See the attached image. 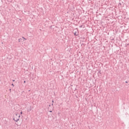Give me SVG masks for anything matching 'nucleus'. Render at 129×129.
<instances>
[{
	"instance_id": "nucleus-2",
	"label": "nucleus",
	"mask_w": 129,
	"mask_h": 129,
	"mask_svg": "<svg viewBox=\"0 0 129 129\" xmlns=\"http://www.w3.org/2000/svg\"><path fill=\"white\" fill-rule=\"evenodd\" d=\"M75 36H77V35H76V33H75Z\"/></svg>"
},
{
	"instance_id": "nucleus-7",
	"label": "nucleus",
	"mask_w": 129,
	"mask_h": 129,
	"mask_svg": "<svg viewBox=\"0 0 129 129\" xmlns=\"http://www.w3.org/2000/svg\"><path fill=\"white\" fill-rule=\"evenodd\" d=\"M50 112H52V111H50Z\"/></svg>"
},
{
	"instance_id": "nucleus-9",
	"label": "nucleus",
	"mask_w": 129,
	"mask_h": 129,
	"mask_svg": "<svg viewBox=\"0 0 129 129\" xmlns=\"http://www.w3.org/2000/svg\"><path fill=\"white\" fill-rule=\"evenodd\" d=\"M52 102H54V101H52Z\"/></svg>"
},
{
	"instance_id": "nucleus-3",
	"label": "nucleus",
	"mask_w": 129,
	"mask_h": 129,
	"mask_svg": "<svg viewBox=\"0 0 129 129\" xmlns=\"http://www.w3.org/2000/svg\"><path fill=\"white\" fill-rule=\"evenodd\" d=\"M23 39H24V40H27L26 38H24V37H23Z\"/></svg>"
},
{
	"instance_id": "nucleus-6",
	"label": "nucleus",
	"mask_w": 129,
	"mask_h": 129,
	"mask_svg": "<svg viewBox=\"0 0 129 129\" xmlns=\"http://www.w3.org/2000/svg\"><path fill=\"white\" fill-rule=\"evenodd\" d=\"M125 83H127V82H125Z\"/></svg>"
},
{
	"instance_id": "nucleus-4",
	"label": "nucleus",
	"mask_w": 129,
	"mask_h": 129,
	"mask_svg": "<svg viewBox=\"0 0 129 129\" xmlns=\"http://www.w3.org/2000/svg\"><path fill=\"white\" fill-rule=\"evenodd\" d=\"M24 83H26V81H24Z\"/></svg>"
},
{
	"instance_id": "nucleus-5",
	"label": "nucleus",
	"mask_w": 129,
	"mask_h": 129,
	"mask_svg": "<svg viewBox=\"0 0 129 129\" xmlns=\"http://www.w3.org/2000/svg\"><path fill=\"white\" fill-rule=\"evenodd\" d=\"M12 85L13 86H14V84H12Z\"/></svg>"
},
{
	"instance_id": "nucleus-8",
	"label": "nucleus",
	"mask_w": 129,
	"mask_h": 129,
	"mask_svg": "<svg viewBox=\"0 0 129 129\" xmlns=\"http://www.w3.org/2000/svg\"><path fill=\"white\" fill-rule=\"evenodd\" d=\"M21 114H22V113H23V112H21Z\"/></svg>"
},
{
	"instance_id": "nucleus-10",
	"label": "nucleus",
	"mask_w": 129,
	"mask_h": 129,
	"mask_svg": "<svg viewBox=\"0 0 129 129\" xmlns=\"http://www.w3.org/2000/svg\"><path fill=\"white\" fill-rule=\"evenodd\" d=\"M13 81H15V80H13Z\"/></svg>"
},
{
	"instance_id": "nucleus-1",
	"label": "nucleus",
	"mask_w": 129,
	"mask_h": 129,
	"mask_svg": "<svg viewBox=\"0 0 129 129\" xmlns=\"http://www.w3.org/2000/svg\"><path fill=\"white\" fill-rule=\"evenodd\" d=\"M20 117H21L20 113L18 112H16L14 116V120H15V121H18V120L20 119Z\"/></svg>"
}]
</instances>
